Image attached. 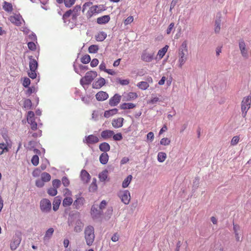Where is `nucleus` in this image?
Returning a JSON list of instances; mask_svg holds the SVG:
<instances>
[{
    "label": "nucleus",
    "instance_id": "obj_28",
    "mask_svg": "<svg viewBox=\"0 0 251 251\" xmlns=\"http://www.w3.org/2000/svg\"><path fill=\"white\" fill-rule=\"evenodd\" d=\"M99 149L100 151L106 152L110 150V146L108 143L103 142L99 145Z\"/></svg>",
    "mask_w": 251,
    "mask_h": 251
},
{
    "label": "nucleus",
    "instance_id": "obj_31",
    "mask_svg": "<svg viewBox=\"0 0 251 251\" xmlns=\"http://www.w3.org/2000/svg\"><path fill=\"white\" fill-rule=\"evenodd\" d=\"M56 1L59 3L64 2L66 7H70L75 3V0H56Z\"/></svg>",
    "mask_w": 251,
    "mask_h": 251
},
{
    "label": "nucleus",
    "instance_id": "obj_14",
    "mask_svg": "<svg viewBox=\"0 0 251 251\" xmlns=\"http://www.w3.org/2000/svg\"><path fill=\"white\" fill-rule=\"evenodd\" d=\"M121 99V96L118 94H116L110 99L109 104L111 106H116L120 102Z\"/></svg>",
    "mask_w": 251,
    "mask_h": 251
},
{
    "label": "nucleus",
    "instance_id": "obj_51",
    "mask_svg": "<svg viewBox=\"0 0 251 251\" xmlns=\"http://www.w3.org/2000/svg\"><path fill=\"white\" fill-rule=\"evenodd\" d=\"M48 193L51 196H55L57 193V189L54 188H50L48 189Z\"/></svg>",
    "mask_w": 251,
    "mask_h": 251
},
{
    "label": "nucleus",
    "instance_id": "obj_34",
    "mask_svg": "<svg viewBox=\"0 0 251 251\" xmlns=\"http://www.w3.org/2000/svg\"><path fill=\"white\" fill-rule=\"evenodd\" d=\"M118 110L117 108H114L109 110L105 111L104 116L106 118H109L117 113Z\"/></svg>",
    "mask_w": 251,
    "mask_h": 251
},
{
    "label": "nucleus",
    "instance_id": "obj_5",
    "mask_svg": "<svg viewBox=\"0 0 251 251\" xmlns=\"http://www.w3.org/2000/svg\"><path fill=\"white\" fill-rule=\"evenodd\" d=\"M40 208L43 213H49L51 210V203L47 199H43L40 201Z\"/></svg>",
    "mask_w": 251,
    "mask_h": 251
},
{
    "label": "nucleus",
    "instance_id": "obj_18",
    "mask_svg": "<svg viewBox=\"0 0 251 251\" xmlns=\"http://www.w3.org/2000/svg\"><path fill=\"white\" fill-rule=\"evenodd\" d=\"M81 6L80 5H77L74 7L72 10V20L74 21H76L77 17L80 14L81 10Z\"/></svg>",
    "mask_w": 251,
    "mask_h": 251
},
{
    "label": "nucleus",
    "instance_id": "obj_35",
    "mask_svg": "<svg viewBox=\"0 0 251 251\" xmlns=\"http://www.w3.org/2000/svg\"><path fill=\"white\" fill-rule=\"evenodd\" d=\"M132 176L131 175L128 176L123 181L122 183V187L124 188H126L129 185Z\"/></svg>",
    "mask_w": 251,
    "mask_h": 251
},
{
    "label": "nucleus",
    "instance_id": "obj_21",
    "mask_svg": "<svg viewBox=\"0 0 251 251\" xmlns=\"http://www.w3.org/2000/svg\"><path fill=\"white\" fill-rule=\"evenodd\" d=\"M96 99L98 101H103L108 98V94L104 91H100L96 95Z\"/></svg>",
    "mask_w": 251,
    "mask_h": 251
},
{
    "label": "nucleus",
    "instance_id": "obj_55",
    "mask_svg": "<svg viewBox=\"0 0 251 251\" xmlns=\"http://www.w3.org/2000/svg\"><path fill=\"white\" fill-rule=\"evenodd\" d=\"M28 89L25 91V94L27 96H29L32 93L35 92V88L34 87H27Z\"/></svg>",
    "mask_w": 251,
    "mask_h": 251
},
{
    "label": "nucleus",
    "instance_id": "obj_8",
    "mask_svg": "<svg viewBox=\"0 0 251 251\" xmlns=\"http://www.w3.org/2000/svg\"><path fill=\"white\" fill-rule=\"evenodd\" d=\"M22 240L21 235L20 233H16L13 236L10 244V248L12 251L15 250L19 246Z\"/></svg>",
    "mask_w": 251,
    "mask_h": 251
},
{
    "label": "nucleus",
    "instance_id": "obj_23",
    "mask_svg": "<svg viewBox=\"0 0 251 251\" xmlns=\"http://www.w3.org/2000/svg\"><path fill=\"white\" fill-rule=\"evenodd\" d=\"M74 68L75 71L79 75H80V73L81 72H84L88 69V67L87 66L83 65L81 64H79L78 65V68H77V66L76 65H74Z\"/></svg>",
    "mask_w": 251,
    "mask_h": 251
},
{
    "label": "nucleus",
    "instance_id": "obj_38",
    "mask_svg": "<svg viewBox=\"0 0 251 251\" xmlns=\"http://www.w3.org/2000/svg\"><path fill=\"white\" fill-rule=\"evenodd\" d=\"M167 157L166 154L163 152H159L157 155V160L159 162H163Z\"/></svg>",
    "mask_w": 251,
    "mask_h": 251
},
{
    "label": "nucleus",
    "instance_id": "obj_33",
    "mask_svg": "<svg viewBox=\"0 0 251 251\" xmlns=\"http://www.w3.org/2000/svg\"><path fill=\"white\" fill-rule=\"evenodd\" d=\"M98 6L97 5L91 6L87 13L88 18H90L93 14L97 13Z\"/></svg>",
    "mask_w": 251,
    "mask_h": 251
},
{
    "label": "nucleus",
    "instance_id": "obj_30",
    "mask_svg": "<svg viewBox=\"0 0 251 251\" xmlns=\"http://www.w3.org/2000/svg\"><path fill=\"white\" fill-rule=\"evenodd\" d=\"M135 104L132 103H123L120 105L121 109H130L134 108Z\"/></svg>",
    "mask_w": 251,
    "mask_h": 251
},
{
    "label": "nucleus",
    "instance_id": "obj_4",
    "mask_svg": "<svg viewBox=\"0 0 251 251\" xmlns=\"http://www.w3.org/2000/svg\"><path fill=\"white\" fill-rule=\"evenodd\" d=\"M97 75V73L96 71H91L87 72L85 75L80 80V84L84 87L85 85L91 84Z\"/></svg>",
    "mask_w": 251,
    "mask_h": 251
},
{
    "label": "nucleus",
    "instance_id": "obj_62",
    "mask_svg": "<svg viewBox=\"0 0 251 251\" xmlns=\"http://www.w3.org/2000/svg\"><path fill=\"white\" fill-rule=\"evenodd\" d=\"M82 101L85 104H89L91 101V98L90 96H87L86 97H81Z\"/></svg>",
    "mask_w": 251,
    "mask_h": 251
},
{
    "label": "nucleus",
    "instance_id": "obj_54",
    "mask_svg": "<svg viewBox=\"0 0 251 251\" xmlns=\"http://www.w3.org/2000/svg\"><path fill=\"white\" fill-rule=\"evenodd\" d=\"M61 185V181L59 179H54L52 181V186L53 188L57 189Z\"/></svg>",
    "mask_w": 251,
    "mask_h": 251
},
{
    "label": "nucleus",
    "instance_id": "obj_57",
    "mask_svg": "<svg viewBox=\"0 0 251 251\" xmlns=\"http://www.w3.org/2000/svg\"><path fill=\"white\" fill-rule=\"evenodd\" d=\"M34 113L33 111H29L28 112L27 116V121H30L31 120L34 119Z\"/></svg>",
    "mask_w": 251,
    "mask_h": 251
},
{
    "label": "nucleus",
    "instance_id": "obj_37",
    "mask_svg": "<svg viewBox=\"0 0 251 251\" xmlns=\"http://www.w3.org/2000/svg\"><path fill=\"white\" fill-rule=\"evenodd\" d=\"M107 174L108 171L106 170L101 172L99 175L100 180L101 181H105L107 178Z\"/></svg>",
    "mask_w": 251,
    "mask_h": 251
},
{
    "label": "nucleus",
    "instance_id": "obj_27",
    "mask_svg": "<svg viewBox=\"0 0 251 251\" xmlns=\"http://www.w3.org/2000/svg\"><path fill=\"white\" fill-rule=\"evenodd\" d=\"M99 159L100 163L105 165L108 161L109 156L106 152H103L100 154Z\"/></svg>",
    "mask_w": 251,
    "mask_h": 251
},
{
    "label": "nucleus",
    "instance_id": "obj_41",
    "mask_svg": "<svg viewBox=\"0 0 251 251\" xmlns=\"http://www.w3.org/2000/svg\"><path fill=\"white\" fill-rule=\"evenodd\" d=\"M54 232V229L53 228H49L46 232L45 235L44 236V238L45 239H49L51 238Z\"/></svg>",
    "mask_w": 251,
    "mask_h": 251
},
{
    "label": "nucleus",
    "instance_id": "obj_43",
    "mask_svg": "<svg viewBox=\"0 0 251 251\" xmlns=\"http://www.w3.org/2000/svg\"><path fill=\"white\" fill-rule=\"evenodd\" d=\"M221 20L219 18L218 19L216 20L215 22V32L219 33L220 30Z\"/></svg>",
    "mask_w": 251,
    "mask_h": 251
},
{
    "label": "nucleus",
    "instance_id": "obj_6",
    "mask_svg": "<svg viewBox=\"0 0 251 251\" xmlns=\"http://www.w3.org/2000/svg\"><path fill=\"white\" fill-rule=\"evenodd\" d=\"M251 103V96H248L243 99L241 104L242 115L243 117L246 116L248 110L250 108Z\"/></svg>",
    "mask_w": 251,
    "mask_h": 251
},
{
    "label": "nucleus",
    "instance_id": "obj_36",
    "mask_svg": "<svg viewBox=\"0 0 251 251\" xmlns=\"http://www.w3.org/2000/svg\"><path fill=\"white\" fill-rule=\"evenodd\" d=\"M137 86L142 90H146L149 87V83L146 81H141L137 84Z\"/></svg>",
    "mask_w": 251,
    "mask_h": 251
},
{
    "label": "nucleus",
    "instance_id": "obj_47",
    "mask_svg": "<svg viewBox=\"0 0 251 251\" xmlns=\"http://www.w3.org/2000/svg\"><path fill=\"white\" fill-rule=\"evenodd\" d=\"M116 81L122 85H127L129 83V80L128 79H122L121 78H117Z\"/></svg>",
    "mask_w": 251,
    "mask_h": 251
},
{
    "label": "nucleus",
    "instance_id": "obj_64",
    "mask_svg": "<svg viewBox=\"0 0 251 251\" xmlns=\"http://www.w3.org/2000/svg\"><path fill=\"white\" fill-rule=\"evenodd\" d=\"M133 21V17L132 16H130L128 17L126 19H125L124 21V24L125 25H128L132 22Z\"/></svg>",
    "mask_w": 251,
    "mask_h": 251
},
{
    "label": "nucleus",
    "instance_id": "obj_59",
    "mask_svg": "<svg viewBox=\"0 0 251 251\" xmlns=\"http://www.w3.org/2000/svg\"><path fill=\"white\" fill-rule=\"evenodd\" d=\"M30 84V80L28 77H25L23 82V85L25 87H28Z\"/></svg>",
    "mask_w": 251,
    "mask_h": 251
},
{
    "label": "nucleus",
    "instance_id": "obj_45",
    "mask_svg": "<svg viewBox=\"0 0 251 251\" xmlns=\"http://www.w3.org/2000/svg\"><path fill=\"white\" fill-rule=\"evenodd\" d=\"M24 106L25 108L30 109L32 107V102L30 99H26L24 101Z\"/></svg>",
    "mask_w": 251,
    "mask_h": 251
},
{
    "label": "nucleus",
    "instance_id": "obj_60",
    "mask_svg": "<svg viewBox=\"0 0 251 251\" xmlns=\"http://www.w3.org/2000/svg\"><path fill=\"white\" fill-rule=\"evenodd\" d=\"M62 182L65 187H67L70 184V181L68 178L66 176H64L62 178Z\"/></svg>",
    "mask_w": 251,
    "mask_h": 251
},
{
    "label": "nucleus",
    "instance_id": "obj_7",
    "mask_svg": "<svg viewBox=\"0 0 251 251\" xmlns=\"http://www.w3.org/2000/svg\"><path fill=\"white\" fill-rule=\"evenodd\" d=\"M118 196L121 201L125 204H128L130 201V194L128 190L120 191L118 193Z\"/></svg>",
    "mask_w": 251,
    "mask_h": 251
},
{
    "label": "nucleus",
    "instance_id": "obj_1",
    "mask_svg": "<svg viewBox=\"0 0 251 251\" xmlns=\"http://www.w3.org/2000/svg\"><path fill=\"white\" fill-rule=\"evenodd\" d=\"M68 223L69 226H75L74 231L76 232H80L83 227V224L81 221L79 216L77 214L70 216Z\"/></svg>",
    "mask_w": 251,
    "mask_h": 251
},
{
    "label": "nucleus",
    "instance_id": "obj_46",
    "mask_svg": "<svg viewBox=\"0 0 251 251\" xmlns=\"http://www.w3.org/2000/svg\"><path fill=\"white\" fill-rule=\"evenodd\" d=\"M91 61L90 56L88 54H85L81 58V61L83 64H87Z\"/></svg>",
    "mask_w": 251,
    "mask_h": 251
},
{
    "label": "nucleus",
    "instance_id": "obj_2",
    "mask_svg": "<svg viewBox=\"0 0 251 251\" xmlns=\"http://www.w3.org/2000/svg\"><path fill=\"white\" fill-rule=\"evenodd\" d=\"M84 238L87 246H91L93 245L95 238V229L92 226H86L84 229Z\"/></svg>",
    "mask_w": 251,
    "mask_h": 251
},
{
    "label": "nucleus",
    "instance_id": "obj_26",
    "mask_svg": "<svg viewBox=\"0 0 251 251\" xmlns=\"http://www.w3.org/2000/svg\"><path fill=\"white\" fill-rule=\"evenodd\" d=\"M84 199L82 197H79L75 200L74 205L76 209H79L84 203Z\"/></svg>",
    "mask_w": 251,
    "mask_h": 251
},
{
    "label": "nucleus",
    "instance_id": "obj_39",
    "mask_svg": "<svg viewBox=\"0 0 251 251\" xmlns=\"http://www.w3.org/2000/svg\"><path fill=\"white\" fill-rule=\"evenodd\" d=\"M99 46L96 45H91L88 48V51L90 53H95L99 50Z\"/></svg>",
    "mask_w": 251,
    "mask_h": 251
},
{
    "label": "nucleus",
    "instance_id": "obj_56",
    "mask_svg": "<svg viewBox=\"0 0 251 251\" xmlns=\"http://www.w3.org/2000/svg\"><path fill=\"white\" fill-rule=\"evenodd\" d=\"M28 49L31 50H36V45L33 41L29 42L27 43Z\"/></svg>",
    "mask_w": 251,
    "mask_h": 251
},
{
    "label": "nucleus",
    "instance_id": "obj_16",
    "mask_svg": "<svg viewBox=\"0 0 251 251\" xmlns=\"http://www.w3.org/2000/svg\"><path fill=\"white\" fill-rule=\"evenodd\" d=\"M80 177L84 183H87L90 181L91 176L86 170H82L80 173Z\"/></svg>",
    "mask_w": 251,
    "mask_h": 251
},
{
    "label": "nucleus",
    "instance_id": "obj_61",
    "mask_svg": "<svg viewBox=\"0 0 251 251\" xmlns=\"http://www.w3.org/2000/svg\"><path fill=\"white\" fill-rule=\"evenodd\" d=\"M44 182H45L42 179H39L36 180L35 184L36 186L41 188L44 186Z\"/></svg>",
    "mask_w": 251,
    "mask_h": 251
},
{
    "label": "nucleus",
    "instance_id": "obj_13",
    "mask_svg": "<svg viewBox=\"0 0 251 251\" xmlns=\"http://www.w3.org/2000/svg\"><path fill=\"white\" fill-rule=\"evenodd\" d=\"M154 58V53H149L146 50H144L141 55V59L147 62H151Z\"/></svg>",
    "mask_w": 251,
    "mask_h": 251
},
{
    "label": "nucleus",
    "instance_id": "obj_3",
    "mask_svg": "<svg viewBox=\"0 0 251 251\" xmlns=\"http://www.w3.org/2000/svg\"><path fill=\"white\" fill-rule=\"evenodd\" d=\"M28 58L29 59V71L28 73V75L30 78L34 79L37 76L38 62L36 59L33 58L32 56H29Z\"/></svg>",
    "mask_w": 251,
    "mask_h": 251
},
{
    "label": "nucleus",
    "instance_id": "obj_49",
    "mask_svg": "<svg viewBox=\"0 0 251 251\" xmlns=\"http://www.w3.org/2000/svg\"><path fill=\"white\" fill-rule=\"evenodd\" d=\"M31 163L35 166H36L38 165L39 157L37 155H34L33 156L31 159Z\"/></svg>",
    "mask_w": 251,
    "mask_h": 251
},
{
    "label": "nucleus",
    "instance_id": "obj_58",
    "mask_svg": "<svg viewBox=\"0 0 251 251\" xmlns=\"http://www.w3.org/2000/svg\"><path fill=\"white\" fill-rule=\"evenodd\" d=\"M239 141V137L238 136H234L231 141V145L232 146H235L237 144Z\"/></svg>",
    "mask_w": 251,
    "mask_h": 251
},
{
    "label": "nucleus",
    "instance_id": "obj_9",
    "mask_svg": "<svg viewBox=\"0 0 251 251\" xmlns=\"http://www.w3.org/2000/svg\"><path fill=\"white\" fill-rule=\"evenodd\" d=\"M239 48L242 56L245 58H248L249 57L248 49L246 48V43L243 39L240 40L239 41Z\"/></svg>",
    "mask_w": 251,
    "mask_h": 251
},
{
    "label": "nucleus",
    "instance_id": "obj_29",
    "mask_svg": "<svg viewBox=\"0 0 251 251\" xmlns=\"http://www.w3.org/2000/svg\"><path fill=\"white\" fill-rule=\"evenodd\" d=\"M107 37V34L104 31L99 32L96 35V39L97 41L101 42L103 41Z\"/></svg>",
    "mask_w": 251,
    "mask_h": 251
},
{
    "label": "nucleus",
    "instance_id": "obj_48",
    "mask_svg": "<svg viewBox=\"0 0 251 251\" xmlns=\"http://www.w3.org/2000/svg\"><path fill=\"white\" fill-rule=\"evenodd\" d=\"M28 123L30 124L31 126V128L33 130H35L37 128V124L35 122V119H33L30 121H27Z\"/></svg>",
    "mask_w": 251,
    "mask_h": 251
},
{
    "label": "nucleus",
    "instance_id": "obj_15",
    "mask_svg": "<svg viewBox=\"0 0 251 251\" xmlns=\"http://www.w3.org/2000/svg\"><path fill=\"white\" fill-rule=\"evenodd\" d=\"M114 132L113 130L106 129L100 133L101 138L103 140H108L112 137Z\"/></svg>",
    "mask_w": 251,
    "mask_h": 251
},
{
    "label": "nucleus",
    "instance_id": "obj_63",
    "mask_svg": "<svg viewBox=\"0 0 251 251\" xmlns=\"http://www.w3.org/2000/svg\"><path fill=\"white\" fill-rule=\"evenodd\" d=\"M97 189V183H91L90 184L89 190L90 192H94Z\"/></svg>",
    "mask_w": 251,
    "mask_h": 251
},
{
    "label": "nucleus",
    "instance_id": "obj_25",
    "mask_svg": "<svg viewBox=\"0 0 251 251\" xmlns=\"http://www.w3.org/2000/svg\"><path fill=\"white\" fill-rule=\"evenodd\" d=\"M61 201V199L59 197H56L53 200L52 205H53V210L54 211H56L59 207V205L60 204Z\"/></svg>",
    "mask_w": 251,
    "mask_h": 251
},
{
    "label": "nucleus",
    "instance_id": "obj_52",
    "mask_svg": "<svg viewBox=\"0 0 251 251\" xmlns=\"http://www.w3.org/2000/svg\"><path fill=\"white\" fill-rule=\"evenodd\" d=\"M112 137L115 141H121L123 139V136L121 133H118L115 134L114 133Z\"/></svg>",
    "mask_w": 251,
    "mask_h": 251
},
{
    "label": "nucleus",
    "instance_id": "obj_17",
    "mask_svg": "<svg viewBox=\"0 0 251 251\" xmlns=\"http://www.w3.org/2000/svg\"><path fill=\"white\" fill-rule=\"evenodd\" d=\"M105 84V80L103 77H100L97 81L93 82L92 87L94 89H100Z\"/></svg>",
    "mask_w": 251,
    "mask_h": 251
},
{
    "label": "nucleus",
    "instance_id": "obj_11",
    "mask_svg": "<svg viewBox=\"0 0 251 251\" xmlns=\"http://www.w3.org/2000/svg\"><path fill=\"white\" fill-rule=\"evenodd\" d=\"M99 141V139L96 136L91 134L88 136H86L83 140V142L86 143L88 145L90 144H94L98 143Z\"/></svg>",
    "mask_w": 251,
    "mask_h": 251
},
{
    "label": "nucleus",
    "instance_id": "obj_12",
    "mask_svg": "<svg viewBox=\"0 0 251 251\" xmlns=\"http://www.w3.org/2000/svg\"><path fill=\"white\" fill-rule=\"evenodd\" d=\"M187 52L183 51L182 50H179L178 51V67L181 68L183 65L187 60Z\"/></svg>",
    "mask_w": 251,
    "mask_h": 251
},
{
    "label": "nucleus",
    "instance_id": "obj_44",
    "mask_svg": "<svg viewBox=\"0 0 251 251\" xmlns=\"http://www.w3.org/2000/svg\"><path fill=\"white\" fill-rule=\"evenodd\" d=\"M101 116V114L98 110H95L93 112L92 115V119L94 121H98L99 119V117Z\"/></svg>",
    "mask_w": 251,
    "mask_h": 251
},
{
    "label": "nucleus",
    "instance_id": "obj_50",
    "mask_svg": "<svg viewBox=\"0 0 251 251\" xmlns=\"http://www.w3.org/2000/svg\"><path fill=\"white\" fill-rule=\"evenodd\" d=\"M137 98V95L136 93L129 92L127 94V97L126 100H131L135 99Z\"/></svg>",
    "mask_w": 251,
    "mask_h": 251
},
{
    "label": "nucleus",
    "instance_id": "obj_32",
    "mask_svg": "<svg viewBox=\"0 0 251 251\" xmlns=\"http://www.w3.org/2000/svg\"><path fill=\"white\" fill-rule=\"evenodd\" d=\"M2 7L3 9L7 12H12L13 10V7L12 4L10 2L5 1L3 2Z\"/></svg>",
    "mask_w": 251,
    "mask_h": 251
},
{
    "label": "nucleus",
    "instance_id": "obj_40",
    "mask_svg": "<svg viewBox=\"0 0 251 251\" xmlns=\"http://www.w3.org/2000/svg\"><path fill=\"white\" fill-rule=\"evenodd\" d=\"M73 201V199L71 197H66L63 201V205L65 207L70 206Z\"/></svg>",
    "mask_w": 251,
    "mask_h": 251
},
{
    "label": "nucleus",
    "instance_id": "obj_10",
    "mask_svg": "<svg viewBox=\"0 0 251 251\" xmlns=\"http://www.w3.org/2000/svg\"><path fill=\"white\" fill-rule=\"evenodd\" d=\"M91 214L94 219H97L100 218L102 214V211L98 209L97 205L93 204L91 207Z\"/></svg>",
    "mask_w": 251,
    "mask_h": 251
},
{
    "label": "nucleus",
    "instance_id": "obj_19",
    "mask_svg": "<svg viewBox=\"0 0 251 251\" xmlns=\"http://www.w3.org/2000/svg\"><path fill=\"white\" fill-rule=\"evenodd\" d=\"M9 20L11 23L17 25H20L21 24V20H22V17L20 15L17 14L13 16H10Z\"/></svg>",
    "mask_w": 251,
    "mask_h": 251
},
{
    "label": "nucleus",
    "instance_id": "obj_42",
    "mask_svg": "<svg viewBox=\"0 0 251 251\" xmlns=\"http://www.w3.org/2000/svg\"><path fill=\"white\" fill-rule=\"evenodd\" d=\"M50 178V175L48 173L44 172L41 174V179L45 182L49 181Z\"/></svg>",
    "mask_w": 251,
    "mask_h": 251
},
{
    "label": "nucleus",
    "instance_id": "obj_24",
    "mask_svg": "<svg viewBox=\"0 0 251 251\" xmlns=\"http://www.w3.org/2000/svg\"><path fill=\"white\" fill-rule=\"evenodd\" d=\"M110 18L109 15H104L99 17L97 19V23L100 25L105 24L110 21Z\"/></svg>",
    "mask_w": 251,
    "mask_h": 251
},
{
    "label": "nucleus",
    "instance_id": "obj_53",
    "mask_svg": "<svg viewBox=\"0 0 251 251\" xmlns=\"http://www.w3.org/2000/svg\"><path fill=\"white\" fill-rule=\"evenodd\" d=\"M170 142L171 141L168 138H163L160 140V144L162 145L167 146L169 145Z\"/></svg>",
    "mask_w": 251,
    "mask_h": 251
},
{
    "label": "nucleus",
    "instance_id": "obj_22",
    "mask_svg": "<svg viewBox=\"0 0 251 251\" xmlns=\"http://www.w3.org/2000/svg\"><path fill=\"white\" fill-rule=\"evenodd\" d=\"M168 48L169 46L168 45H165L163 48L159 50L157 52L156 59L158 58L159 59H161L162 58L167 51Z\"/></svg>",
    "mask_w": 251,
    "mask_h": 251
},
{
    "label": "nucleus",
    "instance_id": "obj_20",
    "mask_svg": "<svg viewBox=\"0 0 251 251\" xmlns=\"http://www.w3.org/2000/svg\"><path fill=\"white\" fill-rule=\"evenodd\" d=\"M124 120V119L123 118L114 119L112 121V125L116 128L121 127L123 126Z\"/></svg>",
    "mask_w": 251,
    "mask_h": 251
}]
</instances>
